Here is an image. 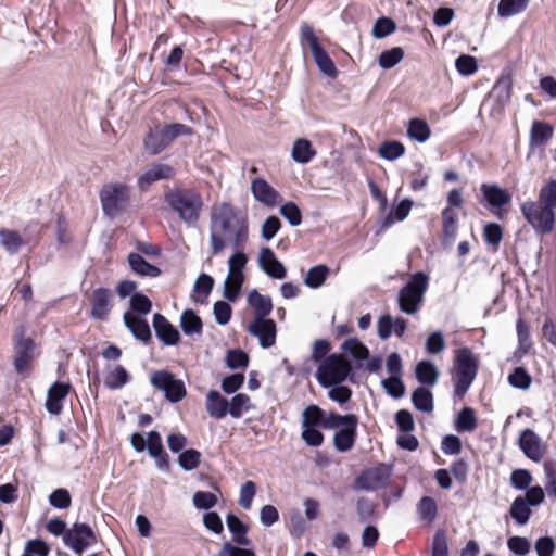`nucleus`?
I'll return each mask as SVG.
<instances>
[{"label":"nucleus","mask_w":556,"mask_h":556,"mask_svg":"<svg viewBox=\"0 0 556 556\" xmlns=\"http://www.w3.org/2000/svg\"><path fill=\"white\" fill-rule=\"evenodd\" d=\"M316 155L312 141H294L291 150L292 159L300 164L308 163Z\"/></svg>","instance_id":"38"},{"label":"nucleus","mask_w":556,"mask_h":556,"mask_svg":"<svg viewBox=\"0 0 556 556\" xmlns=\"http://www.w3.org/2000/svg\"><path fill=\"white\" fill-rule=\"evenodd\" d=\"M247 331L258 339L260 345L263 349H269L276 343L277 327L276 323L270 318H264L260 321L253 319L247 327Z\"/></svg>","instance_id":"13"},{"label":"nucleus","mask_w":556,"mask_h":556,"mask_svg":"<svg viewBox=\"0 0 556 556\" xmlns=\"http://www.w3.org/2000/svg\"><path fill=\"white\" fill-rule=\"evenodd\" d=\"M302 439L304 442L312 447H318L324 442V434L314 425H302Z\"/></svg>","instance_id":"62"},{"label":"nucleus","mask_w":556,"mask_h":556,"mask_svg":"<svg viewBox=\"0 0 556 556\" xmlns=\"http://www.w3.org/2000/svg\"><path fill=\"white\" fill-rule=\"evenodd\" d=\"M429 277L424 271L410 275L407 282L399 290V309L407 315L416 314L424 302L428 289Z\"/></svg>","instance_id":"3"},{"label":"nucleus","mask_w":556,"mask_h":556,"mask_svg":"<svg viewBox=\"0 0 556 556\" xmlns=\"http://www.w3.org/2000/svg\"><path fill=\"white\" fill-rule=\"evenodd\" d=\"M525 219L531 225L536 235H548L553 231L555 225V213L548 212L535 201H525L520 205Z\"/></svg>","instance_id":"7"},{"label":"nucleus","mask_w":556,"mask_h":556,"mask_svg":"<svg viewBox=\"0 0 556 556\" xmlns=\"http://www.w3.org/2000/svg\"><path fill=\"white\" fill-rule=\"evenodd\" d=\"M129 306L130 313L142 317L151 312L152 302L146 294L137 292L131 295Z\"/></svg>","instance_id":"46"},{"label":"nucleus","mask_w":556,"mask_h":556,"mask_svg":"<svg viewBox=\"0 0 556 556\" xmlns=\"http://www.w3.org/2000/svg\"><path fill=\"white\" fill-rule=\"evenodd\" d=\"M418 514L420 518L426 522H432L438 514L437 502L430 496H424L417 505Z\"/></svg>","instance_id":"52"},{"label":"nucleus","mask_w":556,"mask_h":556,"mask_svg":"<svg viewBox=\"0 0 556 556\" xmlns=\"http://www.w3.org/2000/svg\"><path fill=\"white\" fill-rule=\"evenodd\" d=\"M357 424L358 418L356 417L334 432L333 445L338 452L345 453L354 446L357 437Z\"/></svg>","instance_id":"19"},{"label":"nucleus","mask_w":556,"mask_h":556,"mask_svg":"<svg viewBox=\"0 0 556 556\" xmlns=\"http://www.w3.org/2000/svg\"><path fill=\"white\" fill-rule=\"evenodd\" d=\"M533 478L531 472L528 469H515L510 473V484L520 491L528 489L532 482Z\"/></svg>","instance_id":"60"},{"label":"nucleus","mask_w":556,"mask_h":556,"mask_svg":"<svg viewBox=\"0 0 556 556\" xmlns=\"http://www.w3.org/2000/svg\"><path fill=\"white\" fill-rule=\"evenodd\" d=\"M379 155L387 161H394L405 153V147L401 141H382L378 149Z\"/></svg>","instance_id":"47"},{"label":"nucleus","mask_w":556,"mask_h":556,"mask_svg":"<svg viewBox=\"0 0 556 556\" xmlns=\"http://www.w3.org/2000/svg\"><path fill=\"white\" fill-rule=\"evenodd\" d=\"M455 366L456 380L454 383V394L462 399L467 393L477 376L479 362L472 351L465 346L457 350Z\"/></svg>","instance_id":"4"},{"label":"nucleus","mask_w":556,"mask_h":556,"mask_svg":"<svg viewBox=\"0 0 556 556\" xmlns=\"http://www.w3.org/2000/svg\"><path fill=\"white\" fill-rule=\"evenodd\" d=\"M528 0H501L497 12L502 17H509L527 9Z\"/></svg>","instance_id":"49"},{"label":"nucleus","mask_w":556,"mask_h":556,"mask_svg":"<svg viewBox=\"0 0 556 556\" xmlns=\"http://www.w3.org/2000/svg\"><path fill=\"white\" fill-rule=\"evenodd\" d=\"M477 425L475 409L468 406L463 407L455 419V429L458 432H472Z\"/></svg>","instance_id":"34"},{"label":"nucleus","mask_w":556,"mask_h":556,"mask_svg":"<svg viewBox=\"0 0 556 556\" xmlns=\"http://www.w3.org/2000/svg\"><path fill=\"white\" fill-rule=\"evenodd\" d=\"M244 282L243 271L237 270L235 274L228 273L224 282L223 296L229 302H235L240 295Z\"/></svg>","instance_id":"31"},{"label":"nucleus","mask_w":556,"mask_h":556,"mask_svg":"<svg viewBox=\"0 0 556 556\" xmlns=\"http://www.w3.org/2000/svg\"><path fill=\"white\" fill-rule=\"evenodd\" d=\"M480 190L483 199L489 204L490 211L501 208L511 202L510 193L495 184H482Z\"/></svg>","instance_id":"20"},{"label":"nucleus","mask_w":556,"mask_h":556,"mask_svg":"<svg viewBox=\"0 0 556 556\" xmlns=\"http://www.w3.org/2000/svg\"><path fill=\"white\" fill-rule=\"evenodd\" d=\"M151 384L164 392L165 399L170 403H178L186 396V387L182 380L177 379L167 370L155 371L151 376Z\"/></svg>","instance_id":"10"},{"label":"nucleus","mask_w":556,"mask_h":556,"mask_svg":"<svg viewBox=\"0 0 556 556\" xmlns=\"http://www.w3.org/2000/svg\"><path fill=\"white\" fill-rule=\"evenodd\" d=\"M217 556H256V554L252 548H247L238 544L233 545L230 542H225Z\"/></svg>","instance_id":"64"},{"label":"nucleus","mask_w":556,"mask_h":556,"mask_svg":"<svg viewBox=\"0 0 556 556\" xmlns=\"http://www.w3.org/2000/svg\"><path fill=\"white\" fill-rule=\"evenodd\" d=\"M250 396L245 393H238L229 402V415L232 418H240L243 412L252 408Z\"/></svg>","instance_id":"48"},{"label":"nucleus","mask_w":556,"mask_h":556,"mask_svg":"<svg viewBox=\"0 0 556 556\" xmlns=\"http://www.w3.org/2000/svg\"><path fill=\"white\" fill-rule=\"evenodd\" d=\"M155 135L160 139H177L178 137H189L193 135L192 128L185 124L172 123L157 125L155 127Z\"/></svg>","instance_id":"29"},{"label":"nucleus","mask_w":556,"mask_h":556,"mask_svg":"<svg viewBox=\"0 0 556 556\" xmlns=\"http://www.w3.org/2000/svg\"><path fill=\"white\" fill-rule=\"evenodd\" d=\"M548 212L555 213L556 208V180L551 179L539 192V201Z\"/></svg>","instance_id":"40"},{"label":"nucleus","mask_w":556,"mask_h":556,"mask_svg":"<svg viewBox=\"0 0 556 556\" xmlns=\"http://www.w3.org/2000/svg\"><path fill=\"white\" fill-rule=\"evenodd\" d=\"M392 475V467L386 464L363 470L354 480V491H377L384 488Z\"/></svg>","instance_id":"9"},{"label":"nucleus","mask_w":556,"mask_h":556,"mask_svg":"<svg viewBox=\"0 0 556 556\" xmlns=\"http://www.w3.org/2000/svg\"><path fill=\"white\" fill-rule=\"evenodd\" d=\"M376 511V504L368 497L362 496L356 501V514L359 522L370 521Z\"/></svg>","instance_id":"55"},{"label":"nucleus","mask_w":556,"mask_h":556,"mask_svg":"<svg viewBox=\"0 0 556 556\" xmlns=\"http://www.w3.org/2000/svg\"><path fill=\"white\" fill-rule=\"evenodd\" d=\"M416 379L424 386H434L439 378L435 365L430 361H420L415 367Z\"/></svg>","instance_id":"30"},{"label":"nucleus","mask_w":556,"mask_h":556,"mask_svg":"<svg viewBox=\"0 0 556 556\" xmlns=\"http://www.w3.org/2000/svg\"><path fill=\"white\" fill-rule=\"evenodd\" d=\"M509 515L518 525L523 526L529 521L532 510L526 498H521V495H519L511 503Z\"/></svg>","instance_id":"35"},{"label":"nucleus","mask_w":556,"mask_h":556,"mask_svg":"<svg viewBox=\"0 0 556 556\" xmlns=\"http://www.w3.org/2000/svg\"><path fill=\"white\" fill-rule=\"evenodd\" d=\"M330 269L327 265L320 264L313 266L308 269L306 277L304 278V283L312 289H317L324 285L326 281Z\"/></svg>","instance_id":"37"},{"label":"nucleus","mask_w":556,"mask_h":556,"mask_svg":"<svg viewBox=\"0 0 556 556\" xmlns=\"http://www.w3.org/2000/svg\"><path fill=\"white\" fill-rule=\"evenodd\" d=\"M211 247L214 255L219 254L229 241L235 249H242L249 237L248 218L230 203H222L211 214Z\"/></svg>","instance_id":"1"},{"label":"nucleus","mask_w":556,"mask_h":556,"mask_svg":"<svg viewBox=\"0 0 556 556\" xmlns=\"http://www.w3.org/2000/svg\"><path fill=\"white\" fill-rule=\"evenodd\" d=\"M130 379L128 371L122 366L117 365L109 372L104 380V386L110 390L123 388Z\"/></svg>","instance_id":"41"},{"label":"nucleus","mask_w":556,"mask_h":556,"mask_svg":"<svg viewBox=\"0 0 556 556\" xmlns=\"http://www.w3.org/2000/svg\"><path fill=\"white\" fill-rule=\"evenodd\" d=\"M71 384L55 381L48 390L46 409L51 415H59L63 409V401L71 391Z\"/></svg>","instance_id":"16"},{"label":"nucleus","mask_w":556,"mask_h":556,"mask_svg":"<svg viewBox=\"0 0 556 556\" xmlns=\"http://www.w3.org/2000/svg\"><path fill=\"white\" fill-rule=\"evenodd\" d=\"M206 410L211 417L222 419L229 414V401L218 391L211 390L206 395Z\"/></svg>","instance_id":"25"},{"label":"nucleus","mask_w":556,"mask_h":556,"mask_svg":"<svg viewBox=\"0 0 556 556\" xmlns=\"http://www.w3.org/2000/svg\"><path fill=\"white\" fill-rule=\"evenodd\" d=\"M201 453L194 448L184 450L178 456V465L185 471H191L201 463Z\"/></svg>","instance_id":"51"},{"label":"nucleus","mask_w":556,"mask_h":556,"mask_svg":"<svg viewBox=\"0 0 556 556\" xmlns=\"http://www.w3.org/2000/svg\"><path fill=\"white\" fill-rule=\"evenodd\" d=\"M112 302L113 293L110 289L104 287L94 289L90 296V316L96 320H108L110 312L113 307Z\"/></svg>","instance_id":"12"},{"label":"nucleus","mask_w":556,"mask_h":556,"mask_svg":"<svg viewBox=\"0 0 556 556\" xmlns=\"http://www.w3.org/2000/svg\"><path fill=\"white\" fill-rule=\"evenodd\" d=\"M251 191L258 202L269 207H273L279 198L278 191L275 190L265 179L260 177L252 180Z\"/></svg>","instance_id":"21"},{"label":"nucleus","mask_w":556,"mask_h":556,"mask_svg":"<svg viewBox=\"0 0 556 556\" xmlns=\"http://www.w3.org/2000/svg\"><path fill=\"white\" fill-rule=\"evenodd\" d=\"M508 382L516 389L528 390L531 386L532 377L525 367L518 366L509 374Z\"/></svg>","instance_id":"50"},{"label":"nucleus","mask_w":556,"mask_h":556,"mask_svg":"<svg viewBox=\"0 0 556 556\" xmlns=\"http://www.w3.org/2000/svg\"><path fill=\"white\" fill-rule=\"evenodd\" d=\"M129 200V189L124 184H108L100 190V202L104 215L116 216Z\"/></svg>","instance_id":"8"},{"label":"nucleus","mask_w":556,"mask_h":556,"mask_svg":"<svg viewBox=\"0 0 556 556\" xmlns=\"http://www.w3.org/2000/svg\"><path fill=\"white\" fill-rule=\"evenodd\" d=\"M431 135L429 125L425 119L412 118L407 127V136L409 139H428Z\"/></svg>","instance_id":"53"},{"label":"nucleus","mask_w":556,"mask_h":556,"mask_svg":"<svg viewBox=\"0 0 556 556\" xmlns=\"http://www.w3.org/2000/svg\"><path fill=\"white\" fill-rule=\"evenodd\" d=\"M300 41L303 48L307 47L311 50V53L314 54L319 50L324 49L317 36L314 33V29L307 23H303L300 28Z\"/></svg>","instance_id":"43"},{"label":"nucleus","mask_w":556,"mask_h":556,"mask_svg":"<svg viewBox=\"0 0 556 556\" xmlns=\"http://www.w3.org/2000/svg\"><path fill=\"white\" fill-rule=\"evenodd\" d=\"M281 216L287 219L290 226L296 227L302 223V212L296 203L289 201L280 206Z\"/></svg>","instance_id":"56"},{"label":"nucleus","mask_w":556,"mask_h":556,"mask_svg":"<svg viewBox=\"0 0 556 556\" xmlns=\"http://www.w3.org/2000/svg\"><path fill=\"white\" fill-rule=\"evenodd\" d=\"M413 206V201L410 199L402 200L394 208L393 213L388 214L383 219V226H390L394 220L402 222L404 220Z\"/></svg>","instance_id":"54"},{"label":"nucleus","mask_w":556,"mask_h":556,"mask_svg":"<svg viewBox=\"0 0 556 556\" xmlns=\"http://www.w3.org/2000/svg\"><path fill=\"white\" fill-rule=\"evenodd\" d=\"M396 29L395 22L390 17H379L374 27H372V36L375 38H384L391 34H393Z\"/></svg>","instance_id":"61"},{"label":"nucleus","mask_w":556,"mask_h":556,"mask_svg":"<svg viewBox=\"0 0 556 556\" xmlns=\"http://www.w3.org/2000/svg\"><path fill=\"white\" fill-rule=\"evenodd\" d=\"M313 59L318 67V70L326 76L330 78H336L338 75V70L336 64L327 53L325 49L319 50L318 52L312 54Z\"/></svg>","instance_id":"42"},{"label":"nucleus","mask_w":556,"mask_h":556,"mask_svg":"<svg viewBox=\"0 0 556 556\" xmlns=\"http://www.w3.org/2000/svg\"><path fill=\"white\" fill-rule=\"evenodd\" d=\"M341 350L344 353L350 354V356L356 362L355 368H361V362L366 361L370 356L369 349L357 338H349L346 339L342 345Z\"/></svg>","instance_id":"28"},{"label":"nucleus","mask_w":556,"mask_h":556,"mask_svg":"<svg viewBox=\"0 0 556 556\" xmlns=\"http://www.w3.org/2000/svg\"><path fill=\"white\" fill-rule=\"evenodd\" d=\"M217 502V496L207 491H197L192 497L194 507L202 510H210Z\"/></svg>","instance_id":"59"},{"label":"nucleus","mask_w":556,"mask_h":556,"mask_svg":"<svg viewBox=\"0 0 556 556\" xmlns=\"http://www.w3.org/2000/svg\"><path fill=\"white\" fill-rule=\"evenodd\" d=\"M152 324L157 339L165 345H176L180 341L179 331L162 314L155 313Z\"/></svg>","instance_id":"18"},{"label":"nucleus","mask_w":556,"mask_h":556,"mask_svg":"<svg viewBox=\"0 0 556 556\" xmlns=\"http://www.w3.org/2000/svg\"><path fill=\"white\" fill-rule=\"evenodd\" d=\"M226 365L230 369L245 368L249 365V355L241 349L229 350L226 355Z\"/></svg>","instance_id":"58"},{"label":"nucleus","mask_w":556,"mask_h":556,"mask_svg":"<svg viewBox=\"0 0 556 556\" xmlns=\"http://www.w3.org/2000/svg\"><path fill=\"white\" fill-rule=\"evenodd\" d=\"M226 525L232 534V542L241 546L251 545V540L248 538L249 526L244 523L238 516L228 514L226 516Z\"/></svg>","instance_id":"24"},{"label":"nucleus","mask_w":556,"mask_h":556,"mask_svg":"<svg viewBox=\"0 0 556 556\" xmlns=\"http://www.w3.org/2000/svg\"><path fill=\"white\" fill-rule=\"evenodd\" d=\"M97 540L93 529L84 522H75L70 528L64 536V544L70 547L74 553L81 554L90 544Z\"/></svg>","instance_id":"11"},{"label":"nucleus","mask_w":556,"mask_h":556,"mask_svg":"<svg viewBox=\"0 0 556 556\" xmlns=\"http://www.w3.org/2000/svg\"><path fill=\"white\" fill-rule=\"evenodd\" d=\"M168 206L188 225L195 224L200 218L203 200L194 189H174L165 193Z\"/></svg>","instance_id":"2"},{"label":"nucleus","mask_w":556,"mask_h":556,"mask_svg":"<svg viewBox=\"0 0 556 556\" xmlns=\"http://www.w3.org/2000/svg\"><path fill=\"white\" fill-rule=\"evenodd\" d=\"M326 412L317 405H309L303 412L302 425H314L315 427H323L325 421Z\"/></svg>","instance_id":"57"},{"label":"nucleus","mask_w":556,"mask_h":556,"mask_svg":"<svg viewBox=\"0 0 556 556\" xmlns=\"http://www.w3.org/2000/svg\"><path fill=\"white\" fill-rule=\"evenodd\" d=\"M443 223V244L444 247L453 245L457 229H458V215L452 207H445L442 211Z\"/></svg>","instance_id":"26"},{"label":"nucleus","mask_w":556,"mask_h":556,"mask_svg":"<svg viewBox=\"0 0 556 556\" xmlns=\"http://www.w3.org/2000/svg\"><path fill=\"white\" fill-rule=\"evenodd\" d=\"M412 402L414 407L422 413H431L434 407L432 392L422 386L413 391Z\"/></svg>","instance_id":"33"},{"label":"nucleus","mask_w":556,"mask_h":556,"mask_svg":"<svg viewBox=\"0 0 556 556\" xmlns=\"http://www.w3.org/2000/svg\"><path fill=\"white\" fill-rule=\"evenodd\" d=\"M519 447L528 458L536 463L543 458L546 450L542 445L541 438L532 429H525L521 432Z\"/></svg>","instance_id":"14"},{"label":"nucleus","mask_w":556,"mask_h":556,"mask_svg":"<svg viewBox=\"0 0 556 556\" xmlns=\"http://www.w3.org/2000/svg\"><path fill=\"white\" fill-rule=\"evenodd\" d=\"M174 169L167 164H154L138 177V186L140 189L148 188L151 184L173 177Z\"/></svg>","instance_id":"22"},{"label":"nucleus","mask_w":556,"mask_h":556,"mask_svg":"<svg viewBox=\"0 0 556 556\" xmlns=\"http://www.w3.org/2000/svg\"><path fill=\"white\" fill-rule=\"evenodd\" d=\"M511 89H513V78L510 75H503L496 81L493 87V96L495 97L497 103L501 106H504L510 101L511 98Z\"/></svg>","instance_id":"36"},{"label":"nucleus","mask_w":556,"mask_h":556,"mask_svg":"<svg viewBox=\"0 0 556 556\" xmlns=\"http://www.w3.org/2000/svg\"><path fill=\"white\" fill-rule=\"evenodd\" d=\"M431 556H448L447 536L443 529L433 535Z\"/></svg>","instance_id":"63"},{"label":"nucleus","mask_w":556,"mask_h":556,"mask_svg":"<svg viewBox=\"0 0 556 556\" xmlns=\"http://www.w3.org/2000/svg\"><path fill=\"white\" fill-rule=\"evenodd\" d=\"M248 304L254 309V319L256 321L267 318L273 311L270 296L261 294L255 289L248 294Z\"/></svg>","instance_id":"23"},{"label":"nucleus","mask_w":556,"mask_h":556,"mask_svg":"<svg viewBox=\"0 0 556 556\" xmlns=\"http://www.w3.org/2000/svg\"><path fill=\"white\" fill-rule=\"evenodd\" d=\"M258 265L262 270L274 279H283L287 276L285 265L276 257L270 248H263L258 257Z\"/></svg>","instance_id":"15"},{"label":"nucleus","mask_w":556,"mask_h":556,"mask_svg":"<svg viewBox=\"0 0 556 556\" xmlns=\"http://www.w3.org/2000/svg\"><path fill=\"white\" fill-rule=\"evenodd\" d=\"M124 326L131 332V334L144 344L149 343L152 339V332L149 323L141 316L132 313L125 312L123 315Z\"/></svg>","instance_id":"17"},{"label":"nucleus","mask_w":556,"mask_h":556,"mask_svg":"<svg viewBox=\"0 0 556 556\" xmlns=\"http://www.w3.org/2000/svg\"><path fill=\"white\" fill-rule=\"evenodd\" d=\"M381 386L384 392L395 400L401 399L405 395L406 387L402 380V376H393L383 379L381 381Z\"/></svg>","instance_id":"45"},{"label":"nucleus","mask_w":556,"mask_h":556,"mask_svg":"<svg viewBox=\"0 0 556 556\" xmlns=\"http://www.w3.org/2000/svg\"><path fill=\"white\" fill-rule=\"evenodd\" d=\"M180 328L185 334L192 336L202 332L203 323L193 309L187 308L181 314Z\"/></svg>","instance_id":"32"},{"label":"nucleus","mask_w":556,"mask_h":556,"mask_svg":"<svg viewBox=\"0 0 556 556\" xmlns=\"http://www.w3.org/2000/svg\"><path fill=\"white\" fill-rule=\"evenodd\" d=\"M404 58V50L401 47H394L380 53L378 64L383 70H390L399 64Z\"/></svg>","instance_id":"44"},{"label":"nucleus","mask_w":556,"mask_h":556,"mask_svg":"<svg viewBox=\"0 0 556 556\" xmlns=\"http://www.w3.org/2000/svg\"><path fill=\"white\" fill-rule=\"evenodd\" d=\"M13 366L17 374L27 375L36 356V343L30 337H25L24 326H18L13 342Z\"/></svg>","instance_id":"6"},{"label":"nucleus","mask_w":556,"mask_h":556,"mask_svg":"<svg viewBox=\"0 0 556 556\" xmlns=\"http://www.w3.org/2000/svg\"><path fill=\"white\" fill-rule=\"evenodd\" d=\"M127 260L131 270L141 277L155 278L162 274L157 266L147 262L139 253H129Z\"/></svg>","instance_id":"27"},{"label":"nucleus","mask_w":556,"mask_h":556,"mask_svg":"<svg viewBox=\"0 0 556 556\" xmlns=\"http://www.w3.org/2000/svg\"><path fill=\"white\" fill-rule=\"evenodd\" d=\"M352 366L351 359L344 354L333 353L319 365L317 369V379L319 383L329 388L332 384H340L346 381L349 370Z\"/></svg>","instance_id":"5"},{"label":"nucleus","mask_w":556,"mask_h":556,"mask_svg":"<svg viewBox=\"0 0 556 556\" xmlns=\"http://www.w3.org/2000/svg\"><path fill=\"white\" fill-rule=\"evenodd\" d=\"M0 244L9 254L13 255L16 254L20 248L23 245V239L21 235L15 230L1 229Z\"/></svg>","instance_id":"39"}]
</instances>
